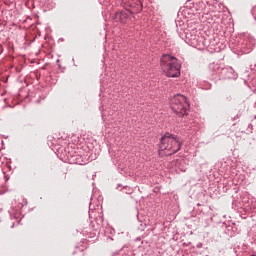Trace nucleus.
Masks as SVG:
<instances>
[{"label": "nucleus", "mask_w": 256, "mask_h": 256, "mask_svg": "<svg viewBox=\"0 0 256 256\" xmlns=\"http://www.w3.org/2000/svg\"><path fill=\"white\" fill-rule=\"evenodd\" d=\"M181 151V138L175 134L166 132L160 139L158 155L160 157H171Z\"/></svg>", "instance_id": "obj_1"}, {"label": "nucleus", "mask_w": 256, "mask_h": 256, "mask_svg": "<svg viewBox=\"0 0 256 256\" xmlns=\"http://www.w3.org/2000/svg\"><path fill=\"white\" fill-rule=\"evenodd\" d=\"M160 67L166 77H179L181 75V64L177 58L164 54L160 59Z\"/></svg>", "instance_id": "obj_2"}, {"label": "nucleus", "mask_w": 256, "mask_h": 256, "mask_svg": "<svg viewBox=\"0 0 256 256\" xmlns=\"http://www.w3.org/2000/svg\"><path fill=\"white\" fill-rule=\"evenodd\" d=\"M170 107L176 115L183 117L189 111V101H187V97L177 94L171 98Z\"/></svg>", "instance_id": "obj_3"}, {"label": "nucleus", "mask_w": 256, "mask_h": 256, "mask_svg": "<svg viewBox=\"0 0 256 256\" xmlns=\"http://www.w3.org/2000/svg\"><path fill=\"white\" fill-rule=\"evenodd\" d=\"M125 10L118 11L114 14L113 19L116 23H122V25H125L133 19V15L136 13H133L132 10H129L128 8H124Z\"/></svg>", "instance_id": "obj_4"}, {"label": "nucleus", "mask_w": 256, "mask_h": 256, "mask_svg": "<svg viewBox=\"0 0 256 256\" xmlns=\"http://www.w3.org/2000/svg\"><path fill=\"white\" fill-rule=\"evenodd\" d=\"M121 5L124 9L132 11V13H141V11H143V3L141 0H122Z\"/></svg>", "instance_id": "obj_5"}, {"label": "nucleus", "mask_w": 256, "mask_h": 256, "mask_svg": "<svg viewBox=\"0 0 256 256\" xmlns=\"http://www.w3.org/2000/svg\"><path fill=\"white\" fill-rule=\"evenodd\" d=\"M67 159L71 165H83L85 161H83V156L77 153L75 150H71V148H67Z\"/></svg>", "instance_id": "obj_6"}, {"label": "nucleus", "mask_w": 256, "mask_h": 256, "mask_svg": "<svg viewBox=\"0 0 256 256\" xmlns=\"http://www.w3.org/2000/svg\"><path fill=\"white\" fill-rule=\"evenodd\" d=\"M222 75L225 76L226 79H235L237 74H235V70L233 67H227L222 69Z\"/></svg>", "instance_id": "obj_7"}, {"label": "nucleus", "mask_w": 256, "mask_h": 256, "mask_svg": "<svg viewBox=\"0 0 256 256\" xmlns=\"http://www.w3.org/2000/svg\"><path fill=\"white\" fill-rule=\"evenodd\" d=\"M244 49L248 51H252L253 47H255V40L253 38H246L243 42Z\"/></svg>", "instance_id": "obj_8"}, {"label": "nucleus", "mask_w": 256, "mask_h": 256, "mask_svg": "<svg viewBox=\"0 0 256 256\" xmlns=\"http://www.w3.org/2000/svg\"><path fill=\"white\" fill-rule=\"evenodd\" d=\"M9 213L12 219H19V217H21V211H19V209L11 208Z\"/></svg>", "instance_id": "obj_9"}, {"label": "nucleus", "mask_w": 256, "mask_h": 256, "mask_svg": "<svg viewBox=\"0 0 256 256\" xmlns=\"http://www.w3.org/2000/svg\"><path fill=\"white\" fill-rule=\"evenodd\" d=\"M209 69H212V71H215V69H219V65L212 63L209 65Z\"/></svg>", "instance_id": "obj_10"}, {"label": "nucleus", "mask_w": 256, "mask_h": 256, "mask_svg": "<svg viewBox=\"0 0 256 256\" xmlns=\"http://www.w3.org/2000/svg\"><path fill=\"white\" fill-rule=\"evenodd\" d=\"M251 13H252L254 19H256V6H254V7L252 8Z\"/></svg>", "instance_id": "obj_11"}, {"label": "nucleus", "mask_w": 256, "mask_h": 256, "mask_svg": "<svg viewBox=\"0 0 256 256\" xmlns=\"http://www.w3.org/2000/svg\"><path fill=\"white\" fill-rule=\"evenodd\" d=\"M14 227H15V222H13L11 225V228H14Z\"/></svg>", "instance_id": "obj_12"}, {"label": "nucleus", "mask_w": 256, "mask_h": 256, "mask_svg": "<svg viewBox=\"0 0 256 256\" xmlns=\"http://www.w3.org/2000/svg\"><path fill=\"white\" fill-rule=\"evenodd\" d=\"M227 100H228V101H231V96L227 97Z\"/></svg>", "instance_id": "obj_13"}, {"label": "nucleus", "mask_w": 256, "mask_h": 256, "mask_svg": "<svg viewBox=\"0 0 256 256\" xmlns=\"http://www.w3.org/2000/svg\"><path fill=\"white\" fill-rule=\"evenodd\" d=\"M1 211H3V207H1V205H0V213H1Z\"/></svg>", "instance_id": "obj_14"}, {"label": "nucleus", "mask_w": 256, "mask_h": 256, "mask_svg": "<svg viewBox=\"0 0 256 256\" xmlns=\"http://www.w3.org/2000/svg\"><path fill=\"white\" fill-rule=\"evenodd\" d=\"M250 256H256V255H253V254H252V255H250Z\"/></svg>", "instance_id": "obj_15"}]
</instances>
